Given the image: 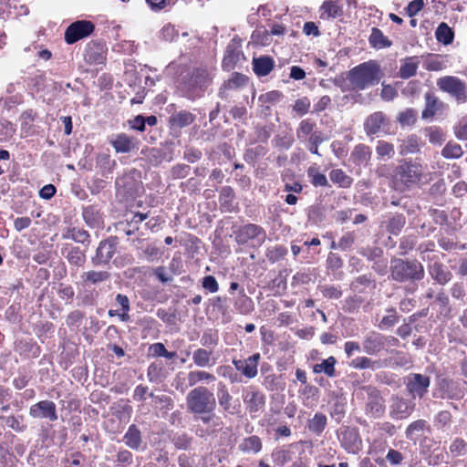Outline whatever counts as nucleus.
I'll return each mask as SVG.
<instances>
[{"instance_id": "f257e3e1", "label": "nucleus", "mask_w": 467, "mask_h": 467, "mask_svg": "<svg viewBox=\"0 0 467 467\" xmlns=\"http://www.w3.org/2000/svg\"><path fill=\"white\" fill-rule=\"evenodd\" d=\"M185 400L188 411L192 414H211L216 407L213 393L203 386L190 390Z\"/></svg>"}, {"instance_id": "f03ea898", "label": "nucleus", "mask_w": 467, "mask_h": 467, "mask_svg": "<svg viewBox=\"0 0 467 467\" xmlns=\"http://www.w3.org/2000/svg\"><path fill=\"white\" fill-rule=\"evenodd\" d=\"M379 66L372 62H365L352 68L348 73V80L353 89L363 90L374 86L380 79Z\"/></svg>"}, {"instance_id": "7ed1b4c3", "label": "nucleus", "mask_w": 467, "mask_h": 467, "mask_svg": "<svg viewBox=\"0 0 467 467\" xmlns=\"http://www.w3.org/2000/svg\"><path fill=\"white\" fill-rule=\"evenodd\" d=\"M390 275L398 282L421 280L424 276V269L418 261L396 258L390 263Z\"/></svg>"}, {"instance_id": "20e7f679", "label": "nucleus", "mask_w": 467, "mask_h": 467, "mask_svg": "<svg viewBox=\"0 0 467 467\" xmlns=\"http://www.w3.org/2000/svg\"><path fill=\"white\" fill-rule=\"evenodd\" d=\"M466 386V381L441 378L433 390V397L459 400L464 397Z\"/></svg>"}, {"instance_id": "39448f33", "label": "nucleus", "mask_w": 467, "mask_h": 467, "mask_svg": "<svg viewBox=\"0 0 467 467\" xmlns=\"http://www.w3.org/2000/svg\"><path fill=\"white\" fill-rule=\"evenodd\" d=\"M424 174V168L419 163L404 162L396 169L394 181L406 188L420 182Z\"/></svg>"}, {"instance_id": "423d86ee", "label": "nucleus", "mask_w": 467, "mask_h": 467, "mask_svg": "<svg viewBox=\"0 0 467 467\" xmlns=\"http://www.w3.org/2000/svg\"><path fill=\"white\" fill-rule=\"evenodd\" d=\"M438 88L456 98L458 101L466 100L465 84L460 78L453 76H446L437 80Z\"/></svg>"}, {"instance_id": "0eeeda50", "label": "nucleus", "mask_w": 467, "mask_h": 467, "mask_svg": "<svg viewBox=\"0 0 467 467\" xmlns=\"http://www.w3.org/2000/svg\"><path fill=\"white\" fill-rule=\"evenodd\" d=\"M94 30V25L86 20H78L72 23L65 32V40L67 44H73L81 38L89 36Z\"/></svg>"}, {"instance_id": "6e6552de", "label": "nucleus", "mask_w": 467, "mask_h": 467, "mask_svg": "<svg viewBox=\"0 0 467 467\" xmlns=\"http://www.w3.org/2000/svg\"><path fill=\"white\" fill-rule=\"evenodd\" d=\"M260 360V353H254L245 359H233V364L235 369L240 371L243 376L251 379H254L258 374V365Z\"/></svg>"}, {"instance_id": "1a4fd4ad", "label": "nucleus", "mask_w": 467, "mask_h": 467, "mask_svg": "<svg viewBox=\"0 0 467 467\" xmlns=\"http://www.w3.org/2000/svg\"><path fill=\"white\" fill-rule=\"evenodd\" d=\"M243 399L246 406V410L252 416H255V413L263 410L265 404V395L254 388H249L244 390Z\"/></svg>"}, {"instance_id": "9d476101", "label": "nucleus", "mask_w": 467, "mask_h": 467, "mask_svg": "<svg viewBox=\"0 0 467 467\" xmlns=\"http://www.w3.org/2000/svg\"><path fill=\"white\" fill-rule=\"evenodd\" d=\"M29 415L35 419L57 420L56 404L51 400H41L30 407Z\"/></svg>"}, {"instance_id": "9b49d317", "label": "nucleus", "mask_w": 467, "mask_h": 467, "mask_svg": "<svg viewBox=\"0 0 467 467\" xmlns=\"http://www.w3.org/2000/svg\"><path fill=\"white\" fill-rule=\"evenodd\" d=\"M430 384V377L414 373L408 378L407 389L413 398H421L427 393Z\"/></svg>"}, {"instance_id": "f8f14e48", "label": "nucleus", "mask_w": 467, "mask_h": 467, "mask_svg": "<svg viewBox=\"0 0 467 467\" xmlns=\"http://www.w3.org/2000/svg\"><path fill=\"white\" fill-rule=\"evenodd\" d=\"M415 404L400 397H393L389 406V416L394 420L408 418L413 411Z\"/></svg>"}, {"instance_id": "ddd939ff", "label": "nucleus", "mask_w": 467, "mask_h": 467, "mask_svg": "<svg viewBox=\"0 0 467 467\" xmlns=\"http://www.w3.org/2000/svg\"><path fill=\"white\" fill-rule=\"evenodd\" d=\"M385 343V336L375 331H370L362 341V348L368 355H377L384 348Z\"/></svg>"}, {"instance_id": "4468645a", "label": "nucleus", "mask_w": 467, "mask_h": 467, "mask_svg": "<svg viewBox=\"0 0 467 467\" xmlns=\"http://www.w3.org/2000/svg\"><path fill=\"white\" fill-rule=\"evenodd\" d=\"M389 124L388 119L381 111L370 114L365 120L364 129L368 135L378 134Z\"/></svg>"}, {"instance_id": "2eb2a0df", "label": "nucleus", "mask_w": 467, "mask_h": 467, "mask_svg": "<svg viewBox=\"0 0 467 467\" xmlns=\"http://www.w3.org/2000/svg\"><path fill=\"white\" fill-rule=\"evenodd\" d=\"M368 393L369 398L366 406V413L373 418H379L385 410L384 400L375 389L368 388Z\"/></svg>"}, {"instance_id": "dca6fc26", "label": "nucleus", "mask_w": 467, "mask_h": 467, "mask_svg": "<svg viewBox=\"0 0 467 467\" xmlns=\"http://www.w3.org/2000/svg\"><path fill=\"white\" fill-rule=\"evenodd\" d=\"M111 145L117 152L127 153L139 148V141L125 133L118 134L110 140Z\"/></svg>"}, {"instance_id": "f3484780", "label": "nucleus", "mask_w": 467, "mask_h": 467, "mask_svg": "<svg viewBox=\"0 0 467 467\" xmlns=\"http://www.w3.org/2000/svg\"><path fill=\"white\" fill-rule=\"evenodd\" d=\"M218 402L223 410L226 413L234 415L238 412L239 405L235 404L233 397L229 393L224 385H222L217 392Z\"/></svg>"}, {"instance_id": "a211bd4d", "label": "nucleus", "mask_w": 467, "mask_h": 467, "mask_svg": "<svg viewBox=\"0 0 467 467\" xmlns=\"http://www.w3.org/2000/svg\"><path fill=\"white\" fill-rule=\"evenodd\" d=\"M210 82L211 77L208 71L203 68H197L192 72L189 85L192 89H202L206 88Z\"/></svg>"}, {"instance_id": "6ab92c4d", "label": "nucleus", "mask_w": 467, "mask_h": 467, "mask_svg": "<svg viewBox=\"0 0 467 467\" xmlns=\"http://www.w3.org/2000/svg\"><path fill=\"white\" fill-rule=\"evenodd\" d=\"M116 237L101 241L97 249V258L100 262H108L115 253Z\"/></svg>"}, {"instance_id": "aec40b11", "label": "nucleus", "mask_w": 467, "mask_h": 467, "mask_svg": "<svg viewBox=\"0 0 467 467\" xmlns=\"http://www.w3.org/2000/svg\"><path fill=\"white\" fill-rule=\"evenodd\" d=\"M342 7L337 0H327L320 7V18L324 20L337 18L342 15Z\"/></svg>"}, {"instance_id": "412c9836", "label": "nucleus", "mask_w": 467, "mask_h": 467, "mask_svg": "<svg viewBox=\"0 0 467 467\" xmlns=\"http://www.w3.org/2000/svg\"><path fill=\"white\" fill-rule=\"evenodd\" d=\"M192 360L197 367L210 368L215 365L216 359L213 358L212 351L205 348H197L192 353Z\"/></svg>"}, {"instance_id": "4be33fe9", "label": "nucleus", "mask_w": 467, "mask_h": 467, "mask_svg": "<svg viewBox=\"0 0 467 467\" xmlns=\"http://www.w3.org/2000/svg\"><path fill=\"white\" fill-rule=\"evenodd\" d=\"M342 443L349 452H356L361 448V439L354 430H348L342 434Z\"/></svg>"}, {"instance_id": "5701e85b", "label": "nucleus", "mask_w": 467, "mask_h": 467, "mask_svg": "<svg viewBox=\"0 0 467 467\" xmlns=\"http://www.w3.org/2000/svg\"><path fill=\"white\" fill-rule=\"evenodd\" d=\"M349 366L356 369H366L376 370L383 368V363L380 360H372L367 357H358L351 360Z\"/></svg>"}, {"instance_id": "b1692460", "label": "nucleus", "mask_w": 467, "mask_h": 467, "mask_svg": "<svg viewBox=\"0 0 467 467\" xmlns=\"http://www.w3.org/2000/svg\"><path fill=\"white\" fill-rule=\"evenodd\" d=\"M430 274L441 285L448 283L451 277V272L441 263H434L431 265Z\"/></svg>"}, {"instance_id": "393cba45", "label": "nucleus", "mask_w": 467, "mask_h": 467, "mask_svg": "<svg viewBox=\"0 0 467 467\" xmlns=\"http://www.w3.org/2000/svg\"><path fill=\"white\" fill-rule=\"evenodd\" d=\"M253 66L256 75L265 77L273 70L274 61L269 57H260L254 58Z\"/></svg>"}, {"instance_id": "a878e982", "label": "nucleus", "mask_w": 467, "mask_h": 467, "mask_svg": "<svg viewBox=\"0 0 467 467\" xmlns=\"http://www.w3.org/2000/svg\"><path fill=\"white\" fill-rule=\"evenodd\" d=\"M125 444L134 450L140 448L142 443L141 434L136 425L132 424L129 427L126 434L124 435Z\"/></svg>"}, {"instance_id": "bb28decb", "label": "nucleus", "mask_w": 467, "mask_h": 467, "mask_svg": "<svg viewBox=\"0 0 467 467\" xmlns=\"http://www.w3.org/2000/svg\"><path fill=\"white\" fill-rule=\"evenodd\" d=\"M193 120L194 116L191 112L185 110L175 112L170 117V123L178 128L187 127L191 125Z\"/></svg>"}, {"instance_id": "cd10ccee", "label": "nucleus", "mask_w": 467, "mask_h": 467, "mask_svg": "<svg viewBox=\"0 0 467 467\" xmlns=\"http://www.w3.org/2000/svg\"><path fill=\"white\" fill-rule=\"evenodd\" d=\"M368 40L370 45L378 49L389 47L392 45L391 41L377 27L372 28Z\"/></svg>"}, {"instance_id": "c85d7f7f", "label": "nucleus", "mask_w": 467, "mask_h": 467, "mask_svg": "<svg viewBox=\"0 0 467 467\" xmlns=\"http://www.w3.org/2000/svg\"><path fill=\"white\" fill-rule=\"evenodd\" d=\"M239 449L245 453H257L262 449V442L259 437L250 436L242 441Z\"/></svg>"}, {"instance_id": "c756f323", "label": "nucleus", "mask_w": 467, "mask_h": 467, "mask_svg": "<svg viewBox=\"0 0 467 467\" xmlns=\"http://www.w3.org/2000/svg\"><path fill=\"white\" fill-rule=\"evenodd\" d=\"M425 100L426 105L425 109L422 111V119H429L431 118L440 109L441 102L439 101L437 97L431 92L425 94Z\"/></svg>"}, {"instance_id": "7c9ffc66", "label": "nucleus", "mask_w": 467, "mask_h": 467, "mask_svg": "<svg viewBox=\"0 0 467 467\" xmlns=\"http://www.w3.org/2000/svg\"><path fill=\"white\" fill-rule=\"evenodd\" d=\"M216 379L215 376L205 370H193L188 373L189 386H195L197 383L205 381L207 383L213 382Z\"/></svg>"}, {"instance_id": "2f4dec72", "label": "nucleus", "mask_w": 467, "mask_h": 467, "mask_svg": "<svg viewBox=\"0 0 467 467\" xmlns=\"http://www.w3.org/2000/svg\"><path fill=\"white\" fill-rule=\"evenodd\" d=\"M85 59L90 64H101L104 61L102 47L99 45L88 46L85 53Z\"/></svg>"}, {"instance_id": "473e14b6", "label": "nucleus", "mask_w": 467, "mask_h": 467, "mask_svg": "<svg viewBox=\"0 0 467 467\" xmlns=\"http://www.w3.org/2000/svg\"><path fill=\"white\" fill-rule=\"evenodd\" d=\"M435 36L439 42L444 45H449L452 42L454 34L446 23H441L437 27Z\"/></svg>"}, {"instance_id": "72a5a7b5", "label": "nucleus", "mask_w": 467, "mask_h": 467, "mask_svg": "<svg viewBox=\"0 0 467 467\" xmlns=\"http://www.w3.org/2000/svg\"><path fill=\"white\" fill-rule=\"evenodd\" d=\"M335 364L336 358L334 357H329L327 359H324L321 363L316 364L314 366L315 373H325L328 377L335 376Z\"/></svg>"}, {"instance_id": "f704fd0d", "label": "nucleus", "mask_w": 467, "mask_h": 467, "mask_svg": "<svg viewBox=\"0 0 467 467\" xmlns=\"http://www.w3.org/2000/svg\"><path fill=\"white\" fill-rule=\"evenodd\" d=\"M370 150L369 148L364 144H359L355 147L354 150L351 153V158L353 161L358 164L367 163L370 159Z\"/></svg>"}, {"instance_id": "c9c22d12", "label": "nucleus", "mask_w": 467, "mask_h": 467, "mask_svg": "<svg viewBox=\"0 0 467 467\" xmlns=\"http://www.w3.org/2000/svg\"><path fill=\"white\" fill-rule=\"evenodd\" d=\"M315 122L310 119H304L299 123V126L296 130V137L303 142L306 141L307 137H309L314 132Z\"/></svg>"}, {"instance_id": "e433bc0d", "label": "nucleus", "mask_w": 467, "mask_h": 467, "mask_svg": "<svg viewBox=\"0 0 467 467\" xmlns=\"http://www.w3.org/2000/svg\"><path fill=\"white\" fill-rule=\"evenodd\" d=\"M419 150V140L416 136H409L403 140L400 146V153L401 155L415 153Z\"/></svg>"}, {"instance_id": "4c0bfd02", "label": "nucleus", "mask_w": 467, "mask_h": 467, "mask_svg": "<svg viewBox=\"0 0 467 467\" xmlns=\"http://www.w3.org/2000/svg\"><path fill=\"white\" fill-rule=\"evenodd\" d=\"M329 177L333 182L339 184L341 187H349L352 183V179L339 169L332 170Z\"/></svg>"}, {"instance_id": "58836bf2", "label": "nucleus", "mask_w": 467, "mask_h": 467, "mask_svg": "<svg viewBox=\"0 0 467 467\" xmlns=\"http://www.w3.org/2000/svg\"><path fill=\"white\" fill-rule=\"evenodd\" d=\"M418 61L414 58H409L400 68V76L401 78H409L414 76L418 68Z\"/></svg>"}, {"instance_id": "ea45409f", "label": "nucleus", "mask_w": 467, "mask_h": 467, "mask_svg": "<svg viewBox=\"0 0 467 467\" xmlns=\"http://www.w3.org/2000/svg\"><path fill=\"white\" fill-rule=\"evenodd\" d=\"M376 152L380 159H391L394 156L395 150L392 144L379 140L376 147Z\"/></svg>"}, {"instance_id": "a19ab883", "label": "nucleus", "mask_w": 467, "mask_h": 467, "mask_svg": "<svg viewBox=\"0 0 467 467\" xmlns=\"http://www.w3.org/2000/svg\"><path fill=\"white\" fill-rule=\"evenodd\" d=\"M217 374L224 379H228L231 383L240 382V378L234 369L229 365L219 366L216 369Z\"/></svg>"}, {"instance_id": "79ce46f5", "label": "nucleus", "mask_w": 467, "mask_h": 467, "mask_svg": "<svg viewBox=\"0 0 467 467\" xmlns=\"http://www.w3.org/2000/svg\"><path fill=\"white\" fill-rule=\"evenodd\" d=\"M462 147L457 143H448L441 150V155L447 159H457L462 155Z\"/></svg>"}, {"instance_id": "37998d69", "label": "nucleus", "mask_w": 467, "mask_h": 467, "mask_svg": "<svg viewBox=\"0 0 467 467\" xmlns=\"http://www.w3.org/2000/svg\"><path fill=\"white\" fill-rule=\"evenodd\" d=\"M310 106V99L306 97H303L295 101L293 111L298 116H304L309 111Z\"/></svg>"}, {"instance_id": "c03bdc74", "label": "nucleus", "mask_w": 467, "mask_h": 467, "mask_svg": "<svg viewBox=\"0 0 467 467\" xmlns=\"http://www.w3.org/2000/svg\"><path fill=\"white\" fill-rule=\"evenodd\" d=\"M327 424V418L321 413H317L309 422L310 431L320 433Z\"/></svg>"}, {"instance_id": "a18cd8bd", "label": "nucleus", "mask_w": 467, "mask_h": 467, "mask_svg": "<svg viewBox=\"0 0 467 467\" xmlns=\"http://www.w3.org/2000/svg\"><path fill=\"white\" fill-rule=\"evenodd\" d=\"M85 281H88L92 284L106 281L109 278V274L106 271H88L83 275Z\"/></svg>"}, {"instance_id": "49530a36", "label": "nucleus", "mask_w": 467, "mask_h": 467, "mask_svg": "<svg viewBox=\"0 0 467 467\" xmlns=\"http://www.w3.org/2000/svg\"><path fill=\"white\" fill-rule=\"evenodd\" d=\"M417 119V112L412 109H407L400 112L398 120L401 125H412Z\"/></svg>"}, {"instance_id": "de8ad7c7", "label": "nucleus", "mask_w": 467, "mask_h": 467, "mask_svg": "<svg viewBox=\"0 0 467 467\" xmlns=\"http://www.w3.org/2000/svg\"><path fill=\"white\" fill-rule=\"evenodd\" d=\"M406 220L403 215H395L389 222L388 231L390 233L400 232L403 229Z\"/></svg>"}, {"instance_id": "09e8293b", "label": "nucleus", "mask_w": 467, "mask_h": 467, "mask_svg": "<svg viewBox=\"0 0 467 467\" xmlns=\"http://www.w3.org/2000/svg\"><path fill=\"white\" fill-rule=\"evenodd\" d=\"M426 421L424 420H418L411 422L406 430V437L410 440L413 439V436L424 430Z\"/></svg>"}, {"instance_id": "8fccbe9b", "label": "nucleus", "mask_w": 467, "mask_h": 467, "mask_svg": "<svg viewBox=\"0 0 467 467\" xmlns=\"http://www.w3.org/2000/svg\"><path fill=\"white\" fill-rule=\"evenodd\" d=\"M398 322V316L395 309H389L388 315L382 317L379 327L382 329L389 328Z\"/></svg>"}, {"instance_id": "3c124183", "label": "nucleus", "mask_w": 467, "mask_h": 467, "mask_svg": "<svg viewBox=\"0 0 467 467\" xmlns=\"http://www.w3.org/2000/svg\"><path fill=\"white\" fill-rule=\"evenodd\" d=\"M150 396L153 398V401L156 405H161V409L171 410L173 407V401L171 397L161 394L154 396L150 393Z\"/></svg>"}, {"instance_id": "603ef678", "label": "nucleus", "mask_w": 467, "mask_h": 467, "mask_svg": "<svg viewBox=\"0 0 467 467\" xmlns=\"http://www.w3.org/2000/svg\"><path fill=\"white\" fill-rule=\"evenodd\" d=\"M161 372L162 365L161 363H151L148 368L147 373L149 380L151 382L158 381L161 379Z\"/></svg>"}, {"instance_id": "864d4df0", "label": "nucleus", "mask_w": 467, "mask_h": 467, "mask_svg": "<svg viewBox=\"0 0 467 467\" xmlns=\"http://www.w3.org/2000/svg\"><path fill=\"white\" fill-rule=\"evenodd\" d=\"M308 176L312 177V183L315 186H327V177L319 172H317L314 168H309L307 171Z\"/></svg>"}, {"instance_id": "5fc2aeb1", "label": "nucleus", "mask_w": 467, "mask_h": 467, "mask_svg": "<svg viewBox=\"0 0 467 467\" xmlns=\"http://www.w3.org/2000/svg\"><path fill=\"white\" fill-rule=\"evenodd\" d=\"M218 342V338L214 333L212 331H206L202 334L201 337V344L203 347H213L216 346Z\"/></svg>"}, {"instance_id": "6e6d98bb", "label": "nucleus", "mask_w": 467, "mask_h": 467, "mask_svg": "<svg viewBox=\"0 0 467 467\" xmlns=\"http://www.w3.org/2000/svg\"><path fill=\"white\" fill-rule=\"evenodd\" d=\"M423 0L411 1L406 8L408 16L410 17L416 16L423 8Z\"/></svg>"}, {"instance_id": "4d7b16f0", "label": "nucleus", "mask_w": 467, "mask_h": 467, "mask_svg": "<svg viewBox=\"0 0 467 467\" xmlns=\"http://www.w3.org/2000/svg\"><path fill=\"white\" fill-rule=\"evenodd\" d=\"M202 286L211 293H215L219 289V285L216 279L212 275H207L203 278Z\"/></svg>"}, {"instance_id": "13d9d810", "label": "nucleus", "mask_w": 467, "mask_h": 467, "mask_svg": "<svg viewBox=\"0 0 467 467\" xmlns=\"http://www.w3.org/2000/svg\"><path fill=\"white\" fill-rule=\"evenodd\" d=\"M467 443L462 439H455L450 446L451 452H455L458 455L463 454Z\"/></svg>"}, {"instance_id": "bf43d9fd", "label": "nucleus", "mask_w": 467, "mask_h": 467, "mask_svg": "<svg viewBox=\"0 0 467 467\" xmlns=\"http://www.w3.org/2000/svg\"><path fill=\"white\" fill-rule=\"evenodd\" d=\"M455 133L459 139L467 140V116L459 122Z\"/></svg>"}, {"instance_id": "052dcab7", "label": "nucleus", "mask_w": 467, "mask_h": 467, "mask_svg": "<svg viewBox=\"0 0 467 467\" xmlns=\"http://www.w3.org/2000/svg\"><path fill=\"white\" fill-rule=\"evenodd\" d=\"M386 459L391 463V464H394V465H397V464H400L402 460H403V456L402 454L396 451V450H389L386 455Z\"/></svg>"}, {"instance_id": "680f3d73", "label": "nucleus", "mask_w": 467, "mask_h": 467, "mask_svg": "<svg viewBox=\"0 0 467 467\" xmlns=\"http://www.w3.org/2000/svg\"><path fill=\"white\" fill-rule=\"evenodd\" d=\"M397 96V91L394 88H392L389 85H383L382 90H381V98L386 100L389 101L392 100Z\"/></svg>"}, {"instance_id": "e2e57ef3", "label": "nucleus", "mask_w": 467, "mask_h": 467, "mask_svg": "<svg viewBox=\"0 0 467 467\" xmlns=\"http://www.w3.org/2000/svg\"><path fill=\"white\" fill-rule=\"evenodd\" d=\"M331 103V99L328 96L321 97L318 101L314 105V112L319 113L325 110Z\"/></svg>"}, {"instance_id": "0e129e2a", "label": "nucleus", "mask_w": 467, "mask_h": 467, "mask_svg": "<svg viewBox=\"0 0 467 467\" xmlns=\"http://www.w3.org/2000/svg\"><path fill=\"white\" fill-rule=\"evenodd\" d=\"M323 295L328 298H339L341 296V291L332 285H327L323 287Z\"/></svg>"}, {"instance_id": "69168bd1", "label": "nucleus", "mask_w": 467, "mask_h": 467, "mask_svg": "<svg viewBox=\"0 0 467 467\" xmlns=\"http://www.w3.org/2000/svg\"><path fill=\"white\" fill-rule=\"evenodd\" d=\"M184 381V377H182V374L180 373L176 375V377L174 378L172 385L177 390L181 391L182 393H184L188 387H190L189 384L187 385Z\"/></svg>"}, {"instance_id": "338daca9", "label": "nucleus", "mask_w": 467, "mask_h": 467, "mask_svg": "<svg viewBox=\"0 0 467 467\" xmlns=\"http://www.w3.org/2000/svg\"><path fill=\"white\" fill-rule=\"evenodd\" d=\"M56 193V188L52 184L45 185L39 192V195L41 198L45 200L51 199Z\"/></svg>"}, {"instance_id": "774afa93", "label": "nucleus", "mask_w": 467, "mask_h": 467, "mask_svg": "<svg viewBox=\"0 0 467 467\" xmlns=\"http://www.w3.org/2000/svg\"><path fill=\"white\" fill-rule=\"evenodd\" d=\"M165 349V346L162 343H154L149 348V351L153 357H163Z\"/></svg>"}]
</instances>
